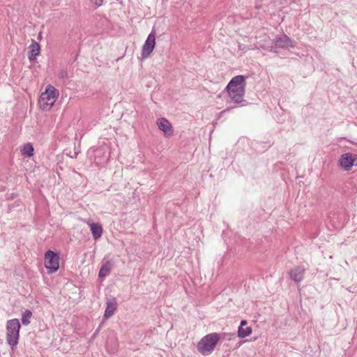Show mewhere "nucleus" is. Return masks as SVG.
I'll use <instances>...</instances> for the list:
<instances>
[{
    "label": "nucleus",
    "mask_w": 357,
    "mask_h": 357,
    "mask_svg": "<svg viewBox=\"0 0 357 357\" xmlns=\"http://www.w3.org/2000/svg\"><path fill=\"white\" fill-rule=\"evenodd\" d=\"M245 85V77L243 75H236L231 79L227 89L232 101L236 103L244 101Z\"/></svg>",
    "instance_id": "1"
},
{
    "label": "nucleus",
    "mask_w": 357,
    "mask_h": 357,
    "mask_svg": "<svg viewBox=\"0 0 357 357\" xmlns=\"http://www.w3.org/2000/svg\"><path fill=\"white\" fill-rule=\"evenodd\" d=\"M220 339V334L217 333H209L200 340L197 349L201 354L208 356L214 351Z\"/></svg>",
    "instance_id": "2"
},
{
    "label": "nucleus",
    "mask_w": 357,
    "mask_h": 357,
    "mask_svg": "<svg viewBox=\"0 0 357 357\" xmlns=\"http://www.w3.org/2000/svg\"><path fill=\"white\" fill-rule=\"evenodd\" d=\"M7 335L6 340L12 347H15L18 343L20 324L17 319L8 321L6 325Z\"/></svg>",
    "instance_id": "3"
},
{
    "label": "nucleus",
    "mask_w": 357,
    "mask_h": 357,
    "mask_svg": "<svg viewBox=\"0 0 357 357\" xmlns=\"http://www.w3.org/2000/svg\"><path fill=\"white\" fill-rule=\"evenodd\" d=\"M58 96V91L52 86L49 85L45 91L40 95V102L43 108H51L56 102Z\"/></svg>",
    "instance_id": "4"
},
{
    "label": "nucleus",
    "mask_w": 357,
    "mask_h": 357,
    "mask_svg": "<svg viewBox=\"0 0 357 357\" xmlns=\"http://www.w3.org/2000/svg\"><path fill=\"white\" fill-rule=\"evenodd\" d=\"M60 257L58 253L50 250L45 254L44 264L49 273H55L59 268Z\"/></svg>",
    "instance_id": "5"
},
{
    "label": "nucleus",
    "mask_w": 357,
    "mask_h": 357,
    "mask_svg": "<svg viewBox=\"0 0 357 357\" xmlns=\"http://www.w3.org/2000/svg\"><path fill=\"white\" fill-rule=\"evenodd\" d=\"M339 165L346 171H349L354 165H357V155L351 153L342 154L339 160Z\"/></svg>",
    "instance_id": "6"
},
{
    "label": "nucleus",
    "mask_w": 357,
    "mask_h": 357,
    "mask_svg": "<svg viewBox=\"0 0 357 357\" xmlns=\"http://www.w3.org/2000/svg\"><path fill=\"white\" fill-rule=\"evenodd\" d=\"M296 43L286 35L277 37L274 40V45L271 47L272 51L278 52V48L294 47Z\"/></svg>",
    "instance_id": "7"
},
{
    "label": "nucleus",
    "mask_w": 357,
    "mask_h": 357,
    "mask_svg": "<svg viewBox=\"0 0 357 357\" xmlns=\"http://www.w3.org/2000/svg\"><path fill=\"white\" fill-rule=\"evenodd\" d=\"M155 45V30L153 29L151 32L148 36V38L143 45L142 51V58H147L151 53L153 52Z\"/></svg>",
    "instance_id": "8"
},
{
    "label": "nucleus",
    "mask_w": 357,
    "mask_h": 357,
    "mask_svg": "<svg viewBox=\"0 0 357 357\" xmlns=\"http://www.w3.org/2000/svg\"><path fill=\"white\" fill-rule=\"evenodd\" d=\"M158 126L160 130H162L165 137H169L173 135V128L170 122L165 119L160 118L157 122Z\"/></svg>",
    "instance_id": "9"
},
{
    "label": "nucleus",
    "mask_w": 357,
    "mask_h": 357,
    "mask_svg": "<svg viewBox=\"0 0 357 357\" xmlns=\"http://www.w3.org/2000/svg\"><path fill=\"white\" fill-rule=\"evenodd\" d=\"M305 268L303 266H298L291 269L289 275L294 282H301L303 280L305 275Z\"/></svg>",
    "instance_id": "10"
},
{
    "label": "nucleus",
    "mask_w": 357,
    "mask_h": 357,
    "mask_svg": "<svg viewBox=\"0 0 357 357\" xmlns=\"http://www.w3.org/2000/svg\"><path fill=\"white\" fill-rule=\"evenodd\" d=\"M117 308L116 299L113 298L107 302V307L104 313V318L105 319L111 317Z\"/></svg>",
    "instance_id": "11"
},
{
    "label": "nucleus",
    "mask_w": 357,
    "mask_h": 357,
    "mask_svg": "<svg viewBox=\"0 0 357 357\" xmlns=\"http://www.w3.org/2000/svg\"><path fill=\"white\" fill-rule=\"evenodd\" d=\"M29 52L28 58L30 61H34L36 59L37 56L39 55L40 52V46L39 43L36 42L35 40H32V43L29 47Z\"/></svg>",
    "instance_id": "12"
},
{
    "label": "nucleus",
    "mask_w": 357,
    "mask_h": 357,
    "mask_svg": "<svg viewBox=\"0 0 357 357\" xmlns=\"http://www.w3.org/2000/svg\"><path fill=\"white\" fill-rule=\"evenodd\" d=\"M114 266V261L107 260L102 263L98 273L99 278H105L108 275Z\"/></svg>",
    "instance_id": "13"
},
{
    "label": "nucleus",
    "mask_w": 357,
    "mask_h": 357,
    "mask_svg": "<svg viewBox=\"0 0 357 357\" xmlns=\"http://www.w3.org/2000/svg\"><path fill=\"white\" fill-rule=\"evenodd\" d=\"M247 325V321L242 320L241 322V325L238 327V335L241 338H244L250 335L252 333V328L250 326H246L244 328L245 326Z\"/></svg>",
    "instance_id": "14"
},
{
    "label": "nucleus",
    "mask_w": 357,
    "mask_h": 357,
    "mask_svg": "<svg viewBox=\"0 0 357 357\" xmlns=\"http://www.w3.org/2000/svg\"><path fill=\"white\" fill-rule=\"evenodd\" d=\"M90 229L95 240L100 238L102 234V228L100 225L98 223H91L89 225Z\"/></svg>",
    "instance_id": "15"
},
{
    "label": "nucleus",
    "mask_w": 357,
    "mask_h": 357,
    "mask_svg": "<svg viewBox=\"0 0 357 357\" xmlns=\"http://www.w3.org/2000/svg\"><path fill=\"white\" fill-rule=\"evenodd\" d=\"M21 152L23 155L27 157L32 156L33 154V147L32 144H31L30 143L25 144L21 150Z\"/></svg>",
    "instance_id": "16"
},
{
    "label": "nucleus",
    "mask_w": 357,
    "mask_h": 357,
    "mask_svg": "<svg viewBox=\"0 0 357 357\" xmlns=\"http://www.w3.org/2000/svg\"><path fill=\"white\" fill-rule=\"evenodd\" d=\"M32 316V312L29 310H26L24 313L22 314V322L24 325H29L30 324V319Z\"/></svg>",
    "instance_id": "17"
},
{
    "label": "nucleus",
    "mask_w": 357,
    "mask_h": 357,
    "mask_svg": "<svg viewBox=\"0 0 357 357\" xmlns=\"http://www.w3.org/2000/svg\"><path fill=\"white\" fill-rule=\"evenodd\" d=\"M93 4L96 6H100L102 5L103 0H90Z\"/></svg>",
    "instance_id": "18"
},
{
    "label": "nucleus",
    "mask_w": 357,
    "mask_h": 357,
    "mask_svg": "<svg viewBox=\"0 0 357 357\" xmlns=\"http://www.w3.org/2000/svg\"><path fill=\"white\" fill-rule=\"evenodd\" d=\"M38 38L40 39L41 38V32L39 33L38 34Z\"/></svg>",
    "instance_id": "19"
}]
</instances>
